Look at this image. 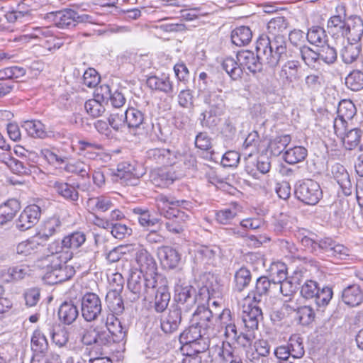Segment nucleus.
<instances>
[{
  "label": "nucleus",
  "instance_id": "6",
  "mask_svg": "<svg viewBox=\"0 0 363 363\" xmlns=\"http://www.w3.org/2000/svg\"><path fill=\"white\" fill-rule=\"evenodd\" d=\"M174 300L177 308L181 311L189 312L196 303V289L191 285H177L175 289Z\"/></svg>",
  "mask_w": 363,
  "mask_h": 363
},
{
  "label": "nucleus",
  "instance_id": "59",
  "mask_svg": "<svg viewBox=\"0 0 363 363\" xmlns=\"http://www.w3.org/2000/svg\"><path fill=\"white\" fill-rule=\"evenodd\" d=\"M356 114V107L350 100H342L337 107V116L347 121L352 120Z\"/></svg>",
  "mask_w": 363,
  "mask_h": 363
},
{
  "label": "nucleus",
  "instance_id": "52",
  "mask_svg": "<svg viewBox=\"0 0 363 363\" xmlns=\"http://www.w3.org/2000/svg\"><path fill=\"white\" fill-rule=\"evenodd\" d=\"M23 128L33 138H44L46 135L45 125L40 121H25Z\"/></svg>",
  "mask_w": 363,
  "mask_h": 363
},
{
  "label": "nucleus",
  "instance_id": "15",
  "mask_svg": "<svg viewBox=\"0 0 363 363\" xmlns=\"http://www.w3.org/2000/svg\"><path fill=\"white\" fill-rule=\"evenodd\" d=\"M121 182L126 185L135 186L138 184L140 174L137 172L135 165L128 162H122L117 166L116 172L113 174Z\"/></svg>",
  "mask_w": 363,
  "mask_h": 363
},
{
  "label": "nucleus",
  "instance_id": "36",
  "mask_svg": "<svg viewBox=\"0 0 363 363\" xmlns=\"http://www.w3.org/2000/svg\"><path fill=\"white\" fill-rule=\"evenodd\" d=\"M308 155V150L303 146H295L285 151L283 155L284 161L290 164L303 162Z\"/></svg>",
  "mask_w": 363,
  "mask_h": 363
},
{
  "label": "nucleus",
  "instance_id": "46",
  "mask_svg": "<svg viewBox=\"0 0 363 363\" xmlns=\"http://www.w3.org/2000/svg\"><path fill=\"white\" fill-rule=\"evenodd\" d=\"M347 21H345L340 15L331 16L327 23L328 33L333 35L344 37Z\"/></svg>",
  "mask_w": 363,
  "mask_h": 363
},
{
  "label": "nucleus",
  "instance_id": "19",
  "mask_svg": "<svg viewBox=\"0 0 363 363\" xmlns=\"http://www.w3.org/2000/svg\"><path fill=\"white\" fill-rule=\"evenodd\" d=\"M213 336L208 333H204L203 330L191 323V325L185 329L179 336V341L183 345L197 344L200 340H208Z\"/></svg>",
  "mask_w": 363,
  "mask_h": 363
},
{
  "label": "nucleus",
  "instance_id": "7",
  "mask_svg": "<svg viewBox=\"0 0 363 363\" xmlns=\"http://www.w3.org/2000/svg\"><path fill=\"white\" fill-rule=\"evenodd\" d=\"M236 59L242 68L247 69L252 73H257L262 69V61L265 62L264 54L257 52L255 55L252 51L245 50L238 52Z\"/></svg>",
  "mask_w": 363,
  "mask_h": 363
},
{
  "label": "nucleus",
  "instance_id": "32",
  "mask_svg": "<svg viewBox=\"0 0 363 363\" xmlns=\"http://www.w3.org/2000/svg\"><path fill=\"white\" fill-rule=\"evenodd\" d=\"M19 208V203L16 199H10L1 205L0 225H3L7 222L11 220Z\"/></svg>",
  "mask_w": 363,
  "mask_h": 363
},
{
  "label": "nucleus",
  "instance_id": "22",
  "mask_svg": "<svg viewBox=\"0 0 363 363\" xmlns=\"http://www.w3.org/2000/svg\"><path fill=\"white\" fill-rule=\"evenodd\" d=\"M46 329L48 331L51 340L58 347H65L69 341V332L67 329L60 324H46Z\"/></svg>",
  "mask_w": 363,
  "mask_h": 363
},
{
  "label": "nucleus",
  "instance_id": "11",
  "mask_svg": "<svg viewBox=\"0 0 363 363\" xmlns=\"http://www.w3.org/2000/svg\"><path fill=\"white\" fill-rule=\"evenodd\" d=\"M41 211L38 205L27 206L16 220V226L21 231L31 228L36 224L40 217Z\"/></svg>",
  "mask_w": 363,
  "mask_h": 363
},
{
  "label": "nucleus",
  "instance_id": "13",
  "mask_svg": "<svg viewBox=\"0 0 363 363\" xmlns=\"http://www.w3.org/2000/svg\"><path fill=\"white\" fill-rule=\"evenodd\" d=\"M135 261L140 273L148 275L155 274L157 264L153 257L143 247L139 246L135 249Z\"/></svg>",
  "mask_w": 363,
  "mask_h": 363
},
{
  "label": "nucleus",
  "instance_id": "60",
  "mask_svg": "<svg viewBox=\"0 0 363 363\" xmlns=\"http://www.w3.org/2000/svg\"><path fill=\"white\" fill-rule=\"evenodd\" d=\"M346 86L352 91L363 89V72L359 70L351 72L345 78Z\"/></svg>",
  "mask_w": 363,
  "mask_h": 363
},
{
  "label": "nucleus",
  "instance_id": "30",
  "mask_svg": "<svg viewBox=\"0 0 363 363\" xmlns=\"http://www.w3.org/2000/svg\"><path fill=\"white\" fill-rule=\"evenodd\" d=\"M79 315L78 308L72 302H64L58 310L60 320L66 325L74 323Z\"/></svg>",
  "mask_w": 363,
  "mask_h": 363
},
{
  "label": "nucleus",
  "instance_id": "41",
  "mask_svg": "<svg viewBox=\"0 0 363 363\" xmlns=\"http://www.w3.org/2000/svg\"><path fill=\"white\" fill-rule=\"evenodd\" d=\"M222 67L233 80L241 78L242 68L238 62L231 57H225L222 62Z\"/></svg>",
  "mask_w": 363,
  "mask_h": 363
},
{
  "label": "nucleus",
  "instance_id": "51",
  "mask_svg": "<svg viewBox=\"0 0 363 363\" xmlns=\"http://www.w3.org/2000/svg\"><path fill=\"white\" fill-rule=\"evenodd\" d=\"M223 114L218 113L215 111H206L200 115V123L203 128H213L220 123V116Z\"/></svg>",
  "mask_w": 363,
  "mask_h": 363
},
{
  "label": "nucleus",
  "instance_id": "28",
  "mask_svg": "<svg viewBox=\"0 0 363 363\" xmlns=\"http://www.w3.org/2000/svg\"><path fill=\"white\" fill-rule=\"evenodd\" d=\"M270 279L267 277H260L257 279L255 287L252 290L247 298H252V302L259 303L263 296L269 294Z\"/></svg>",
  "mask_w": 363,
  "mask_h": 363
},
{
  "label": "nucleus",
  "instance_id": "37",
  "mask_svg": "<svg viewBox=\"0 0 363 363\" xmlns=\"http://www.w3.org/2000/svg\"><path fill=\"white\" fill-rule=\"evenodd\" d=\"M288 23L282 16L271 19L267 24V35L266 36L286 35Z\"/></svg>",
  "mask_w": 363,
  "mask_h": 363
},
{
  "label": "nucleus",
  "instance_id": "27",
  "mask_svg": "<svg viewBox=\"0 0 363 363\" xmlns=\"http://www.w3.org/2000/svg\"><path fill=\"white\" fill-rule=\"evenodd\" d=\"M362 135V131L359 128H352L348 130L342 138V145L346 150H353L358 148L359 151H363V145H360V140Z\"/></svg>",
  "mask_w": 363,
  "mask_h": 363
},
{
  "label": "nucleus",
  "instance_id": "53",
  "mask_svg": "<svg viewBox=\"0 0 363 363\" xmlns=\"http://www.w3.org/2000/svg\"><path fill=\"white\" fill-rule=\"evenodd\" d=\"M298 50L301 58L306 65L315 67V65H318V52L305 45L300 46Z\"/></svg>",
  "mask_w": 363,
  "mask_h": 363
},
{
  "label": "nucleus",
  "instance_id": "5",
  "mask_svg": "<svg viewBox=\"0 0 363 363\" xmlns=\"http://www.w3.org/2000/svg\"><path fill=\"white\" fill-rule=\"evenodd\" d=\"M102 313V304L99 296L94 294L86 293L81 298V314L86 322L98 320Z\"/></svg>",
  "mask_w": 363,
  "mask_h": 363
},
{
  "label": "nucleus",
  "instance_id": "64",
  "mask_svg": "<svg viewBox=\"0 0 363 363\" xmlns=\"http://www.w3.org/2000/svg\"><path fill=\"white\" fill-rule=\"evenodd\" d=\"M313 234L304 229L298 232L297 237L300 240L303 246L313 253H316L317 240H315L311 236Z\"/></svg>",
  "mask_w": 363,
  "mask_h": 363
},
{
  "label": "nucleus",
  "instance_id": "49",
  "mask_svg": "<svg viewBox=\"0 0 363 363\" xmlns=\"http://www.w3.org/2000/svg\"><path fill=\"white\" fill-rule=\"evenodd\" d=\"M170 301V294L164 287H160L156 292L154 308L157 313L163 312L168 306Z\"/></svg>",
  "mask_w": 363,
  "mask_h": 363
},
{
  "label": "nucleus",
  "instance_id": "58",
  "mask_svg": "<svg viewBox=\"0 0 363 363\" xmlns=\"http://www.w3.org/2000/svg\"><path fill=\"white\" fill-rule=\"evenodd\" d=\"M337 54L336 50L329 45L321 46V49L318 51V65L321 62L326 65H332L337 60Z\"/></svg>",
  "mask_w": 363,
  "mask_h": 363
},
{
  "label": "nucleus",
  "instance_id": "31",
  "mask_svg": "<svg viewBox=\"0 0 363 363\" xmlns=\"http://www.w3.org/2000/svg\"><path fill=\"white\" fill-rule=\"evenodd\" d=\"M43 243L39 240L36 235L30 239L20 242L16 246V252L19 255L28 256L35 254L41 250Z\"/></svg>",
  "mask_w": 363,
  "mask_h": 363
},
{
  "label": "nucleus",
  "instance_id": "14",
  "mask_svg": "<svg viewBox=\"0 0 363 363\" xmlns=\"http://www.w3.org/2000/svg\"><path fill=\"white\" fill-rule=\"evenodd\" d=\"M182 311L175 306H171L168 312L160 319V327L166 334H172L177 331L182 323Z\"/></svg>",
  "mask_w": 363,
  "mask_h": 363
},
{
  "label": "nucleus",
  "instance_id": "35",
  "mask_svg": "<svg viewBox=\"0 0 363 363\" xmlns=\"http://www.w3.org/2000/svg\"><path fill=\"white\" fill-rule=\"evenodd\" d=\"M53 188L59 195L68 201H77L79 199V192L76 187L68 183L56 182Z\"/></svg>",
  "mask_w": 363,
  "mask_h": 363
},
{
  "label": "nucleus",
  "instance_id": "48",
  "mask_svg": "<svg viewBox=\"0 0 363 363\" xmlns=\"http://www.w3.org/2000/svg\"><path fill=\"white\" fill-rule=\"evenodd\" d=\"M126 125L129 128H138L144 121V114L135 108H129L125 111Z\"/></svg>",
  "mask_w": 363,
  "mask_h": 363
},
{
  "label": "nucleus",
  "instance_id": "47",
  "mask_svg": "<svg viewBox=\"0 0 363 363\" xmlns=\"http://www.w3.org/2000/svg\"><path fill=\"white\" fill-rule=\"evenodd\" d=\"M65 166V170L68 173L76 174L82 178L89 177V165L85 164L83 161L76 160L74 162H67Z\"/></svg>",
  "mask_w": 363,
  "mask_h": 363
},
{
  "label": "nucleus",
  "instance_id": "1",
  "mask_svg": "<svg viewBox=\"0 0 363 363\" xmlns=\"http://www.w3.org/2000/svg\"><path fill=\"white\" fill-rule=\"evenodd\" d=\"M286 35H261L257 41L256 52L264 54L265 62L270 67H276L281 60L286 57Z\"/></svg>",
  "mask_w": 363,
  "mask_h": 363
},
{
  "label": "nucleus",
  "instance_id": "10",
  "mask_svg": "<svg viewBox=\"0 0 363 363\" xmlns=\"http://www.w3.org/2000/svg\"><path fill=\"white\" fill-rule=\"evenodd\" d=\"M301 68V65L298 60H288L281 66L279 72V79L284 84L291 85L302 78Z\"/></svg>",
  "mask_w": 363,
  "mask_h": 363
},
{
  "label": "nucleus",
  "instance_id": "12",
  "mask_svg": "<svg viewBox=\"0 0 363 363\" xmlns=\"http://www.w3.org/2000/svg\"><path fill=\"white\" fill-rule=\"evenodd\" d=\"M149 160L163 166H172L176 164L180 155L167 148H153L147 152Z\"/></svg>",
  "mask_w": 363,
  "mask_h": 363
},
{
  "label": "nucleus",
  "instance_id": "61",
  "mask_svg": "<svg viewBox=\"0 0 363 363\" xmlns=\"http://www.w3.org/2000/svg\"><path fill=\"white\" fill-rule=\"evenodd\" d=\"M7 167L13 173L18 175L30 174L31 168H35L34 166L30 165L26 161L23 162L14 157L12 158Z\"/></svg>",
  "mask_w": 363,
  "mask_h": 363
},
{
  "label": "nucleus",
  "instance_id": "16",
  "mask_svg": "<svg viewBox=\"0 0 363 363\" xmlns=\"http://www.w3.org/2000/svg\"><path fill=\"white\" fill-rule=\"evenodd\" d=\"M213 313L211 310L204 306H198L193 314L191 323L202 328L204 333L214 335V328L212 322Z\"/></svg>",
  "mask_w": 363,
  "mask_h": 363
},
{
  "label": "nucleus",
  "instance_id": "43",
  "mask_svg": "<svg viewBox=\"0 0 363 363\" xmlns=\"http://www.w3.org/2000/svg\"><path fill=\"white\" fill-rule=\"evenodd\" d=\"M286 346L290 349L289 352L293 359H300L305 354L303 338L298 334L291 335Z\"/></svg>",
  "mask_w": 363,
  "mask_h": 363
},
{
  "label": "nucleus",
  "instance_id": "38",
  "mask_svg": "<svg viewBox=\"0 0 363 363\" xmlns=\"http://www.w3.org/2000/svg\"><path fill=\"white\" fill-rule=\"evenodd\" d=\"M252 37V31L247 26L238 27L231 33L232 43L237 46H243L248 44Z\"/></svg>",
  "mask_w": 363,
  "mask_h": 363
},
{
  "label": "nucleus",
  "instance_id": "2",
  "mask_svg": "<svg viewBox=\"0 0 363 363\" xmlns=\"http://www.w3.org/2000/svg\"><path fill=\"white\" fill-rule=\"evenodd\" d=\"M39 267L45 271V277L50 284L65 281L75 273L72 266L62 264L59 256L48 255L40 261Z\"/></svg>",
  "mask_w": 363,
  "mask_h": 363
},
{
  "label": "nucleus",
  "instance_id": "23",
  "mask_svg": "<svg viewBox=\"0 0 363 363\" xmlns=\"http://www.w3.org/2000/svg\"><path fill=\"white\" fill-rule=\"evenodd\" d=\"M158 257L165 268L174 269L177 267L181 259L180 255L174 248L162 246L158 249Z\"/></svg>",
  "mask_w": 363,
  "mask_h": 363
},
{
  "label": "nucleus",
  "instance_id": "33",
  "mask_svg": "<svg viewBox=\"0 0 363 363\" xmlns=\"http://www.w3.org/2000/svg\"><path fill=\"white\" fill-rule=\"evenodd\" d=\"M361 47L354 42H348L340 51V57L345 64H352L358 60Z\"/></svg>",
  "mask_w": 363,
  "mask_h": 363
},
{
  "label": "nucleus",
  "instance_id": "9",
  "mask_svg": "<svg viewBox=\"0 0 363 363\" xmlns=\"http://www.w3.org/2000/svg\"><path fill=\"white\" fill-rule=\"evenodd\" d=\"M77 147L80 153L89 160L106 162L110 159L109 155L104 152V147L101 144L79 140Z\"/></svg>",
  "mask_w": 363,
  "mask_h": 363
},
{
  "label": "nucleus",
  "instance_id": "45",
  "mask_svg": "<svg viewBox=\"0 0 363 363\" xmlns=\"http://www.w3.org/2000/svg\"><path fill=\"white\" fill-rule=\"evenodd\" d=\"M76 11L72 9L60 10L58 12L57 27L60 28H69L76 26Z\"/></svg>",
  "mask_w": 363,
  "mask_h": 363
},
{
  "label": "nucleus",
  "instance_id": "17",
  "mask_svg": "<svg viewBox=\"0 0 363 363\" xmlns=\"http://www.w3.org/2000/svg\"><path fill=\"white\" fill-rule=\"evenodd\" d=\"M331 173L334 179L339 184L342 193L345 196L351 195L352 193V184L346 168L340 163H335L332 166Z\"/></svg>",
  "mask_w": 363,
  "mask_h": 363
},
{
  "label": "nucleus",
  "instance_id": "34",
  "mask_svg": "<svg viewBox=\"0 0 363 363\" xmlns=\"http://www.w3.org/2000/svg\"><path fill=\"white\" fill-rule=\"evenodd\" d=\"M86 234L82 231H74L62 240V245L66 248L75 250L81 247L86 242Z\"/></svg>",
  "mask_w": 363,
  "mask_h": 363
},
{
  "label": "nucleus",
  "instance_id": "39",
  "mask_svg": "<svg viewBox=\"0 0 363 363\" xmlns=\"http://www.w3.org/2000/svg\"><path fill=\"white\" fill-rule=\"evenodd\" d=\"M61 227V222L58 218H52L46 221L43 229L36 235L39 240L43 243L50 237L59 232Z\"/></svg>",
  "mask_w": 363,
  "mask_h": 363
},
{
  "label": "nucleus",
  "instance_id": "50",
  "mask_svg": "<svg viewBox=\"0 0 363 363\" xmlns=\"http://www.w3.org/2000/svg\"><path fill=\"white\" fill-rule=\"evenodd\" d=\"M133 213L137 216L140 225L144 228L152 227L157 223V219L151 216L147 209L137 207L133 209Z\"/></svg>",
  "mask_w": 363,
  "mask_h": 363
},
{
  "label": "nucleus",
  "instance_id": "57",
  "mask_svg": "<svg viewBox=\"0 0 363 363\" xmlns=\"http://www.w3.org/2000/svg\"><path fill=\"white\" fill-rule=\"evenodd\" d=\"M121 291H108L106 301L108 307L116 313H121L123 309V302L120 293Z\"/></svg>",
  "mask_w": 363,
  "mask_h": 363
},
{
  "label": "nucleus",
  "instance_id": "25",
  "mask_svg": "<svg viewBox=\"0 0 363 363\" xmlns=\"http://www.w3.org/2000/svg\"><path fill=\"white\" fill-rule=\"evenodd\" d=\"M242 208L237 203H232L228 206L218 211L216 213V221L222 225H229L238 216Z\"/></svg>",
  "mask_w": 363,
  "mask_h": 363
},
{
  "label": "nucleus",
  "instance_id": "18",
  "mask_svg": "<svg viewBox=\"0 0 363 363\" xmlns=\"http://www.w3.org/2000/svg\"><path fill=\"white\" fill-rule=\"evenodd\" d=\"M147 85L151 89L162 92L170 97H173L176 94L173 82L169 76L165 74H162L161 77L151 76L148 77Z\"/></svg>",
  "mask_w": 363,
  "mask_h": 363
},
{
  "label": "nucleus",
  "instance_id": "56",
  "mask_svg": "<svg viewBox=\"0 0 363 363\" xmlns=\"http://www.w3.org/2000/svg\"><path fill=\"white\" fill-rule=\"evenodd\" d=\"M128 287L130 291L136 296V298L140 296L144 297L145 288L143 278H142L140 274L135 272L131 274L128 281Z\"/></svg>",
  "mask_w": 363,
  "mask_h": 363
},
{
  "label": "nucleus",
  "instance_id": "63",
  "mask_svg": "<svg viewBox=\"0 0 363 363\" xmlns=\"http://www.w3.org/2000/svg\"><path fill=\"white\" fill-rule=\"evenodd\" d=\"M251 281V273L245 267H241L235 274V288L238 291H242L247 286Z\"/></svg>",
  "mask_w": 363,
  "mask_h": 363
},
{
  "label": "nucleus",
  "instance_id": "4",
  "mask_svg": "<svg viewBox=\"0 0 363 363\" xmlns=\"http://www.w3.org/2000/svg\"><path fill=\"white\" fill-rule=\"evenodd\" d=\"M294 192L298 200L308 205L316 204L322 196L320 185L312 179L299 181L295 186Z\"/></svg>",
  "mask_w": 363,
  "mask_h": 363
},
{
  "label": "nucleus",
  "instance_id": "20",
  "mask_svg": "<svg viewBox=\"0 0 363 363\" xmlns=\"http://www.w3.org/2000/svg\"><path fill=\"white\" fill-rule=\"evenodd\" d=\"M363 35V21L359 16H351L347 20L343 38L348 42L357 43Z\"/></svg>",
  "mask_w": 363,
  "mask_h": 363
},
{
  "label": "nucleus",
  "instance_id": "62",
  "mask_svg": "<svg viewBox=\"0 0 363 363\" xmlns=\"http://www.w3.org/2000/svg\"><path fill=\"white\" fill-rule=\"evenodd\" d=\"M291 138L290 135H281L277 136L269 143V148L274 155L281 153L286 146L291 143Z\"/></svg>",
  "mask_w": 363,
  "mask_h": 363
},
{
  "label": "nucleus",
  "instance_id": "54",
  "mask_svg": "<svg viewBox=\"0 0 363 363\" xmlns=\"http://www.w3.org/2000/svg\"><path fill=\"white\" fill-rule=\"evenodd\" d=\"M315 313L311 306H303L297 307L296 315L298 323L302 325H308L315 320Z\"/></svg>",
  "mask_w": 363,
  "mask_h": 363
},
{
  "label": "nucleus",
  "instance_id": "44",
  "mask_svg": "<svg viewBox=\"0 0 363 363\" xmlns=\"http://www.w3.org/2000/svg\"><path fill=\"white\" fill-rule=\"evenodd\" d=\"M48 348V342L44 333L40 330H34L31 337V349L36 353L43 354Z\"/></svg>",
  "mask_w": 363,
  "mask_h": 363
},
{
  "label": "nucleus",
  "instance_id": "40",
  "mask_svg": "<svg viewBox=\"0 0 363 363\" xmlns=\"http://www.w3.org/2000/svg\"><path fill=\"white\" fill-rule=\"evenodd\" d=\"M87 205L92 211L106 212L113 207L112 199L106 196H99L89 199Z\"/></svg>",
  "mask_w": 363,
  "mask_h": 363
},
{
  "label": "nucleus",
  "instance_id": "3",
  "mask_svg": "<svg viewBox=\"0 0 363 363\" xmlns=\"http://www.w3.org/2000/svg\"><path fill=\"white\" fill-rule=\"evenodd\" d=\"M182 205H189L184 200L169 199L166 196H161L158 200V210L161 215L168 220H174L176 223H184L189 218V215L177 207Z\"/></svg>",
  "mask_w": 363,
  "mask_h": 363
},
{
  "label": "nucleus",
  "instance_id": "24",
  "mask_svg": "<svg viewBox=\"0 0 363 363\" xmlns=\"http://www.w3.org/2000/svg\"><path fill=\"white\" fill-rule=\"evenodd\" d=\"M342 300L352 307L357 306L363 302V292L357 284L348 285L342 291Z\"/></svg>",
  "mask_w": 363,
  "mask_h": 363
},
{
  "label": "nucleus",
  "instance_id": "55",
  "mask_svg": "<svg viewBox=\"0 0 363 363\" xmlns=\"http://www.w3.org/2000/svg\"><path fill=\"white\" fill-rule=\"evenodd\" d=\"M106 103L94 97L86 101L84 107L86 112L94 118L101 116L105 112V106Z\"/></svg>",
  "mask_w": 363,
  "mask_h": 363
},
{
  "label": "nucleus",
  "instance_id": "8",
  "mask_svg": "<svg viewBox=\"0 0 363 363\" xmlns=\"http://www.w3.org/2000/svg\"><path fill=\"white\" fill-rule=\"evenodd\" d=\"M257 303H250L243 306L242 320L245 330L255 331L258 329L259 323L262 319V312Z\"/></svg>",
  "mask_w": 363,
  "mask_h": 363
},
{
  "label": "nucleus",
  "instance_id": "42",
  "mask_svg": "<svg viewBox=\"0 0 363 363\" xmlns=\"http://www.w3.org/2000/svg\"><path fill=\"white\" fill-rule=\"evenodd\" d=\"M306 38L311 44L317 46H323L328 41V35L325 33V30L320 26L311 27L306 34Z\"/></svg>",
  "mask_w": 363,
  "mask_h": 363
},
{
  "label": "nucleus",
  "instance_id": "26",
  "mask_svg": "<svg viewBox=\"0 0 363 363\" xmlns=\"http://www.w3.org/2000/svg\"><path fill=\"white\" fill-rule=\"evenodd\" d=\"M40 156L43 157L50 164L61 165L66 163L70 155L62 150L56 148H43L40 151Z\"/></svg>",
  "mask_w": 363,
  "mask_h": 363
},
{
  "label": "nucleus",
  "instance_id": "21",
  "mask_svg": "<svg viewBox=\"0 0 363 363\" xmlns=\"http://www.w3.org/2000/svg\"><path fill=\"white\" fill-rule=\"evenodd\" d=\"M104 328L113 337V342L123 340L125 336V332L121 325V321L112 313L107 315L106 319H102Z\"/></svg>",
  "mask_w": 363,
  "mask_h": 363
},
{
  "label": "nucleus",
  "instance_id": "29",
  "mask_svg": "<svg viewBox=\"0 0 363 363\" xmlns=\"http://www.w3.org/2000/svg\"><path fill=\"white\" fill-rule=\"evenodd\" d=\"M203 101L209 107V110L215 111L218 113H223L225 103L221 91H208L203 96Z\"/></svg>",
  "mask_w": 363,
  "mask_h": 363
}]
</instances>
